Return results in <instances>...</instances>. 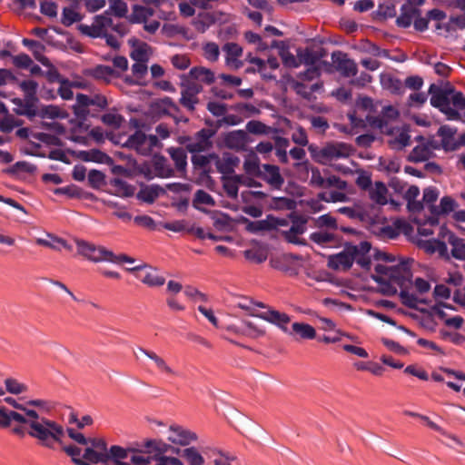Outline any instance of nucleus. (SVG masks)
Here are the masks:
<instances>
[{
	"instance_id": "72a5a7b5",
	"label": "nucleus",
	"mask_w": 465,
	"mask_h": 465,
	"mask_svg": "<svg viewBox=\"0 0 465 465\" xmlns=\"http://www.w3.org/2000/svg\"><path fill=\"white\" fill-rule=\"evenodd\" d=\"M154 11L150 7H145L139 5L133 6V12L129 16L131 23H143L145 22L149 17L153 16Z\"/></svg>"
},
{
	"instance_id": "7c9ffc66",
	"label": "nucleus",
	"mask_w": 465,
	"mask_h": 465,
	"mask_svg": "<svg viewBox=\"0 0 465 465\" xmlns=\"http://www.w3.org/2000/svg\"><path fill=\"white\" fill-rule=\"evenodd\" d=\"M0 415L2 417L1 426L8 427L11 424V421H16L18 423H23L28 425V420L25 417V414L23 415L14 411H9L5 407L0 408Z\"/></svg>"
},
{
	"instance_id": "c9c22d12",
	"label": "nucleus",
	"mask_w": 465,
	"mask_h": 465,
	"mask_svg": "<svg viewBox=\"0 0 465 465\" xmlns=\"http://www.w3.org/2000/svg\"><path fill=\"white\" fill-rule=\"evenodd\" d=\"M90 74L94 76L95 79L103 80L105 82H109L112 78L118 76L115 71L108 65H96L95 67L90 69Z\"/></svg>"
},
{
	"instance_id": "37998d69",
	"label": "nucleus",
	"mask_w": 465,
	"mask_h": 465,
	"mask_svg": "<svg viewBox=\"0 0 465 465\" xmlns=\"http://www.w3.org/2000/svg\"><path fill=\"white\" fill-rule=\"evenodd\" d=\"M377 275H371V279L379 284H386L387 279L391 281V266L377 264L375 266Z\"/></svg>"
},
{
	"instance_id": "5701e85b",
	"label": "nucleus",
	"mask_w": 465,
	"mask_h": 465,
	"mask_svg": "<svg viewBox=\"0 0 465 465\" xmlns=\"http://www.w3.org/2000/svg\"><path fill=\"white\" fill-rule=\"evenodd\" d=\"M223 187L226 192L227 195L232 199H237L238 197V185L243 182V176L239 174H233L232 176H222Z\"/></svg>"
},
{
	"instance_id": "393cba45",
	"label": "nucleus",
	"mask_w": 465,
	"mask_h": 465,
	"mask_svg": "<svg viewBox=\"0 0 465 465\" xmlns=\"http://www.w3.org/2000/svg\"><path fill=\"white\" fill-rule=\"evenodd\" d=\"M76 102L83 105H86L87 107L96 106L100 109H104L108 105V102H107V99L105 98V96H104L100 94H94L92 95L77 94H76Z\"/></svg>"
},
{
	"instance_id": "338daca9",
	"label": "nucleus",
	"mask_w": 465,
	"mask_h": 465,
	"mask_svg": "<svg viewBox=\"0 0 465 465\" xmlns=\"http://www.w3.org/2000/svg\"><path fill=\"white\" fill-rule=\"evenodd\" d=\"M105 175L98 170H91L88 173V182L93 188H100L104 183Z\"/></svg>"
},
{
	"instance_id": "4be33fe9",
	"label": "nucleus",
	"mask_w": 465,
	"mask_h": 465,
	"mask_svg": "<svg viewBox=\"0 0 465 465\" xmlns=\"http://www.w3.org/2000/svg\"><path fill=\"white\" fill-rule=\"evenodd\" d=\"M419 246L428 253L438 252L440 256L449 258L448 248L443 241L438 239L421 241Z\"/></svg>"
},
{
	"instance_id": "8fccbe9b",
	"label": "nucleus",
	"mask_w": 465,
	"mask_h": 465,
	"mask_svg": "<svg viewBox=\"0 0 465 465\" xmlns=\"http://www.w3.org/2000/svg\"><path fill=\"white\" fill-rule=\"evenodd\" d=\"M82 20V15L72 7L63 9L62 23L65 26H70L75 22Z\"/></svg>"
},
{
	"instance_id": "f257e3e1",
	"label": "nucleus",
	"mask_w": 465,
	"mask_h": 465,
	"mask_svg": "<svg viewBox=\"0 0 465 465\" xmlns=\"http://www.w3.org/2000/svg\"><path fill=\"white\" fill-rule=\"evenodd\" d=\"M429 94L431 95L430 104L443 113L448 120L461 119L458 111L465 109V96L461 92L456 91L449 84L445 87L431 84Z\"/></svg>"
},
{
	"instance_id": "9b49d317",
	"label": "nucleus",
	"mask_w": 465,
	"mask_h": 465,
	"mask_svg": "<svg viewBox=\"0 0 465 465\" xmlns=\"http://www.w3.org/2000/svg\"><path fill=\"white\" fill-rule=\"evenodd\" d=\"M134 448L124 449L118 445H114L107 453V462L105 465H132L131 457Z\"/></svg>"
},
{
	"instance_id": "a19ab883",
	"label": "nucleus",
	"mask_w": 465,
	"mask_h": 465,
	"mask_svg": "<svg viewBox=\"0 0 465 465\" xmlns=\"http://www.w3.org/2000/svg\"><path fill=\"white\" fill-rule=\"evenodd\" d=\"M107 14L108 12H105L104 15L94 17V23L97 31L94 35H99V37L105 35L107 28L113 26V20Z\"/></svg>"
},
{
	"instance_id": "f3484780",
	"label": "nucleus",
	"mask_w": 465,
	"mask_h": 465,
	"mask_svg": "<svg viewBox=\"0 0 465 465\" xmlns=\"http://www.w3.org/2000/svg\"><path fill=\"white\" fill-rule=\"evenodd\" d=\"M144 447L147 449L148 453H153V457L164 456L163 454L168 451L175 454L181 453L179 448L167 444L162 440H147L144 442Z\"/></svg>"
},
{
	"instance_id": "7ed1b4c3",
	"label": "nucleus",
	"mask_w": 465,
	"mask_h": 465,
	"mask_svg": "<svg viewBox=\"0 0 465 465\" xmlns=\"http://www.w3.org/2000/svg\"><path fill=\"white\" fill-rule=\"evenodd\" d=\"M410 262L412 260H401L397 264L391 265V282L401 287L400 297L404 305L416 309L418 303L424 302V300L419 299L414 293L410 292L405 285L411 281V272Z\"/></svg>"
},
{
	"instance_id": "603ef678",
	"label": "nucleus",
	"mask_w": 465,
	"mask_h": 465,
	"mask_svg": "<svg viewBox=\"0 0 465 465\" xmlns=\"http://www.w3.org/2000/svg\"><path fill=\"white\" fill-rule=\"evenodd\" d=\"M143 453H148L147 450H142L138 449H134L132 457H131V464L132 465H148L151 463L152 460H153V456H144Z\"/></svg>"
},
{
	"instance_id": "0eeeda50",
	"label": "nucleus",
	"mask_w": 465,
	"mask_h": 465,
	"mask_svg": "<svg viewBox=\"0 0 465 465\" xmlns=\"http://www.w3.org/2000/svg\"><path fill=\"white\" fill-rule=\"evenodd\" d=\"M352 153L351 147L344 143H330L319 152L321 162L338 160L349 157Z\"/></svg>"
},
{
	"instance_id": "473e14b6",
	"label": "nucleus",
	"mask_w": 465,
	"mask_h": 465,
	"mask_svg": "<svg viewBox=\"0 0 465 465\" xmlns=\"http://www.w3.org/2000/svg\"><path fill=\"white\" fill-rule=\"evenodd\" d=\"M2 110L5 115L0 118V130L4 133H10L15 127L23 124V122L15 118L13 114H8L6 107L2 104Z\"/></svg>"
},
{
	"instance_id": "69168bd1",
	"label": "nucleus",
	"mask_w": 465,
	"mask_h": 465,
	"mask_svg": "<svg viewBox=\"0 0 465 465\" xmlns=\"http://www.w3.org/2000/svg\"><path fill=\"white\" fill-rule=\"evenodd\" d=\"M215 158H217L216 153H210L208 155L195 154L192 157V163L195 167L206 168L211 161H215Z\"/></svg>"
},
{
	"instance_id": "a18cd8bd",
	"label": "nucleus",
	"mask_w": 465,
	"mask_h": 465,
	"mask_svg": "<svg viewBox=\"0 0 465 465\" xmlns=\"http://www.w3.org/2000/svg\"><path fill=\"white\" fill-rule=\"evenodd\" d=\"M83 458L92 463H104L105 465L107 462V456L90 446L85 448Z\"/></svg>"
},
{
	"instance_id": "052dcab7",
	"label": "nucleus",
	"mask_w": 465,
	"mask_h": 465,
	"mask_svg": "<svg viewBox=\"0 0 465 465\" xmlns=\"http://www.w3.org/2000/svg\"><path fill=\"white\" fill-rule=\"evenodd\" d=\"M452 246L451 254L454 258L461 261H465V240L456 238Z\"/></svg>"
},
{
	"instance_id": "e2e57ef3",
	"label": "nucleus",
	"mask_w": 465,
	"mask_h": 465,
	"mask_svg": "<svg viewBox=\"0 0 465 465\" xmlns=\"http://www.w3.org/2000/svg\"><path fill=\"white\" fill-rule=\"evenodd\" d=\"M280 55L284 65L288 67L297 68L301 65V59L283 48L280 51Z\"/></svg>"
},
{
	"instance_id": "09e8293b",
	"label": "nucleus",
	"mask_w": 465,
	"mask_h": 465,
	"mask_svg": "<svg viewBox=\"0 0 465 465\" xmlns=\"http://www.w3.org/2000/svg\"><path fill=\"white\" fill-rule=\"evenodd\" d=\"M288 139L281 136L275 137L276 155L279 157L280 161L284 163L288 162V156L286 152V148L288 147Z\"/></svg>"
},
{
	"instance_id": "c756f323",
	"label": "nucleus",
	"mask_w": 465,
	"mask_h": 465,
	"mask_svg": "<svg viewBox=\"0 0 465 465\" xmlns=\"http://www.w3.org/2000/svg\"><path fill=\"white\" fill-rule=\"evenodd\" d=\"M388 189L381 182H376L373 186L369 189V196L375 203L384 205L387 200Z\"/></svg>"
},
{
	"instance_id": "4c0bfd02",
	"label": "nucleus",
	"mask_w": 465,
	"mask_h": 465,
	"mask_svg": "<svg viewBox=\"0 0 465 465\" xmlns=\"http://www.w3.org/2000/svg\"><path fill=\"white\" fill-rule=\"evenodd\" d=\"M381 82L383 88L393 94H400L403 91V84L401 81L391 74L381 75Z\"/></svg>"
},
{
	"instance_id": "864d4df0",
	"label": "nucleus",
	"mask_w": 465,
	"mask_h": 465,
	"mask_svg": "<svg viewBox=\"0 0 465 465\" xmlns=\"http://www.w3.org/2000/svg\"><path fill=\"white\" fill-rule=\"evenodd\" d=\"M366 121L370 124V126L380 129L382 133L388 134H391V129L388 127L387 120L377 116L368 115L366 117Z\"/></svg>"
},
{
	"instance_id": "2f4dec72",
	"label": "nucleus",
	"mask_w": 465,
	"mask_h": 465,
	"mask_svg": "<svg viewBox=\"0 0 465 465\" xmlns=\"http://www.w3.org/2000/svg\"><path fill=\"white\" fill-rule=\"evenodd\" d=\"M296 53L298 58L301 59V64H305L307 66H321L322 64L323 65H328L327 62H322L319 64L315 57L314 48L312 47L298 48Z\"/></svg>"
},
{
	"instance_id": "de8ad7c7",
	"label": "nucleus",
	"mask_w": 465,
	"mask_h": 465,
	"mask_svg": "<svg viewBox=\"0 0 465 465\" xmlns=\"http://www.w3.org/2000/svg\"><path fill=\"white\" fill-rule=\"evenodd\" d=\"M314 225L320 230L323 228L336 230L338 228L336 219L330 214H323L314 219Z\"/></svg>"
},
{
	"instance_id": "cd10ccee",
	"label": "nucleus",
	"mask_w": 465,
	"mask_h": 465,
	"mask_svg": "<svg viewBox=\"0 0 465 465\" xmlns=\"http://www.w3.org/2000/svg\"><path fill=\"white\" fill-rule=\"evenodd\" d=\"M433 155V148L429 143H421L413 148L409 160L413 163L425 162Z\"/></svg>"
},
{
	"instance_id": "bb28decb",
	"label": "nucleus",
	"mask_w": 465,
	"mask_h": 465,
	"mask_svg": "<svg viewBox=\"0 0 465 465\" xmlns=\"http://www.w3.org/2000/svg\"><path fill=\"white\" fill-rule=\"evenodd\" d=\"M172 160L175 163L176 170L183 176L187 166V155L185 151L181 147H170L167 149Z\"/></svg>"
},
{
	"instance_id": "b1692460",
	"label": "nucleus",
	"mask_w": 465,
	"mask_h": 465,
	"mask_svg": "<svg viewBox=\"0 0 465 465\" xmlns=\"http://www.w3.org/2000/svg\"><path fill=\"white\" fill-rule=\"evenodd\" d=\"M23 45L33 52L35 58L44 66L52 67L49 59L43 54V52L45 49L43 44L35 40L25 38L23 39Z\"/></svg>"
},
{
	"instance_id": "79ce46f5",
	"label": "nucleus",
	"mask_w": 465,
	"mask_h": 465,
	"mask_svg": "<svg viewBox=\"0 0 465 465\" xmlns=\"http://www.w3.org/2000/svg\"><path fill=\"white\" fill-rule=\"evenodd\" d=\"M457 203L450 196L441 198L440 206H431V213L435 214L449 213L455 210Z\"/></svg>"
},
{
	"instance_id": "2eb2a0df",
	"label": "nucleus",
	"mask_w": 465,
	"mask_h": 465,
	"mask_svg": "<svg viewBox=\"0 0 465 465\" xmlns=\"http://www.w3.org/2000/svg\"><path fill=\"white\" fill-rule=\"evenodd\" d=\"M222 50L225 53L226 64L232 69H239L242 66V62L239 57L242 54V48L236 43H226Z\"/></svg>"
},
{
	"instance_id": "f704fd0d",
	"label": "nucleus",
	"mask_w": 465,
	"mask_h": 465,
	"mask_svg": "<svg viewBox=\"0 0 465 465\" xmlns=\"http://www.w3.org/2000/svg\"><path fill=\"white\" fill-rule=\"evenodd\" d=\"M38 101L39 99L37 96L25 95L23 100L24 111L18 112V115H25L29 119H33L35 116H37L39 108L36 107V104Z\"/></svg>"
},
{
	"instance_id": "4d7b16f0",
	"label": "nucleus",
	"mask_w": 465,
	"mask_h": 465,
	"mask_svg": "<svg viewBox=\"0 0 465 465\" xmlns=\"http://www.w3.org/2000/svg\"><path fill=\"white\" fill-rule=\"evenodd\" d=\"M32 136L35 139H36L42 143H45L48 145H55V146L62 145V141L60 140V138H58L57 136L53 135V134H45V133H34V134H32Z\"/></svg>"
},
{
	"instance_id": "f03ea898",
	"label": "nucleus",
	"mask_w": 465,
	"mask_h": 465,
	"mask_svg": "<svg viewBox=\"0 0 465 465\" xmlns=\"http://www.w3.org/2000/svg\"><path fill=\"white\" fill-rule=\"evenodd\" d=\"M28 434L48 449L54 448V442L62 443L64 434V428L54 420L43 418L41 422H31Z\"/></svg>"
},
{
	"instance_id": "6e6d98bb",
	"label": "nucleus",
	"mask_w": 465,
	"mask_h": 465,
	"mask_svg": "<svg viewBox=\"0 0 465 465\" xmlns=\"http://www.w3.org/2000/svg\"><path fill=\"white\" fill-rule=\"evenodd\" d=\"M36 170V167L29 163L27 162H17L13 166L8 168L6 172L11 174H16L18 173L24 172V173H34Z\"/></svg>"
},
{
	"instance_id": "49530a36",
	"label": "nucleus",
	"mask_w": 465,
	"mask_h": 465,
	"mask_svg": "<svg viewBox=\"0 0 465 465\" xmlns=\"http://www.w3.org/2000/svg\"><path fill=\"white\" fill-rule=\"evenodd\" d=\"M182 456L184 457L190 465H203L204 459L193 447L181 450Z\"/></svg>"
},
{
	"instance_id": "6ab92c4d",
	"label": "nucleus",
	"mask_w": 465,
	"mask_h": 465,
	"mask_svg": "<svg viewBox=\"0 0 465 465\" xmlns=\"http://www.w3.org/2000/svg\"><path fill=\"white\" fill-rule=\"evenodd\" d=\"M242 323L245 327V329L242 328V327L230 326L229 330H231L236 333L246 335V336L253 338V339L262 337V336L265 335V333H266L265 328L262 325L255 323V322L244 320L242 322Z\"/></svg>"
},
{
	"instance_id": "3c124183",
	"label": "nucleus",
	"mask_w": 465,
	"mask_h": 465,
	"mask_svg": "<svg viewBox=\"0 0 465 465\" xmlns=\"http://www.w3.org/2000/svg\"><path fill=\"white\" fill-rule=\"evenodd\" d=\"M269 131L270 127L257 120H252L246 124L245 132H247V134L250 133L252 134H267Z\"/></svg>"
},
{
	"instance_id": "e433bc0d",
	"label": "nucleus",
	"mask_w": 465,
	"mask_h": 465,
	"mask_svg": "<svg viewBox=\"0 0 465 465\" xmlns=\"http://www.w3.org/2000/svg\"><path fill=\"white\" fill-rule=\"evenodd\" d=\"M37 116L41 118H49V119H64L67 117V114L62 111L58 106L49 104L43 105L39 108V112Z\"/></svg>"
},
{
	"instance_id": "412c9836",
	"label": "nucleus",
	"mask_w": 465,
	"mask_h": 465,
	"mask_svg": "<svg viewBox=\"0 0 465 465\" xmlns=\"http://www.w3.org/2000/svg\"><path fill=\"white\" fill-rule=\"evenodd\" d=\"M122 146L135 150L139 154L147 155L145 134L142 131H136L134 134L130 135Z\"/></svg>"
},
{
	"instance_id": "13d9d810",
	"label": "nucleus",
	"mask_w": 465,
	"mask_h": 465,
	"mask_svg": "<svg viewBox=\"0 0 465 465\" xmlns=\"http://www.w3.org/2000/svg\"><path fill=\"white\" fill-rule=\"evenodd\" d=\"M5 384L6 387V391L12 394L17 395L27 391V387L25 384L20 383L16 380L12 378L6 379L5 381Z\"/></svg>"
},
{
	"instance_id": "4468645a",
	"label": "nucleus",
	"mask_w": 465,
	"mask_h": 465,
	"mask_svg": "<svg viewBox=\"0 0 465 465\" xmlns=\"http://www.w3.org/2000/svg\"><path fill=\"white\" fill-rule=\"evenodd\" d=\"M174 435L169 436L168 440L181 446H187L191 442L197 440V435L181 426L172 425L169 428Z\"/></svg>"
},
{
	"instance_id": "c03bdc74",
	"label": "nucleus",
	"mask_w": 465,
	"mask_h": 465,
	"mask_svg": "<svg viewBox=\"0 0 465 465\" xmlns=\"http://www.w3.org/2000/svg\"><path fill=\"white\" fill-rule=\"evenodd\" d=\"M150 46L147 44H139L134 48L130 56L135 62L147 63L149 60Z\"/></svg>"
},
{
	"instance_id": "58836bf2",
	"label": "nucleus",
	"mask_w": 465,
	"mask_h": 465,
	"mask_svg": "<svg viewBox=\"0 0 465 465\" xmlns=\"http://www.w3.org/2000/svg\"><path fill=\"white\" fill-rule=\"evenodd\" d=\"M189 74L193 79L206 83L208 84L214 82L213 72L205 67H202V66L193 67L190 70Z\"/></svg>"
},
{
	"instance_id": "a878e982",
	"label": "nucleus",
	"mask_w": 465,
	"mask_h": 465,
	"mask_svg": "<svg viewBox=\"0 0 465 465\" xmlns=\"http://www.w3.org/2000/svg\"><path fill=\"white\" fill-rule=\"evenodd\" d=\"M164 193L165 190L163 187L158 184H151L142 188L137 193V198L144 203H153L157 197Z\"/></svg>"
},
{
	"instance_id": "20e7f679",
	"label": "nucleus",
	"mask_w": 465,
	"mask_h": 465,
	"mask_svg": "<svg viewBox=\"0 0 465 465\" xmlns=\"http://www.w3.org/2000/svg\"><path fill=\"white\" fill-rule=\"evenodd\" d=\"M411 24L417 31L423 32L428 29V19L421 16L419 7L414 6L413 3H405L401 7L396 25L399 27L408 28Z\"/></svg>"
},
{
	"instance_id": "39448f33",
	"label": "nucleus",
	"mask_w": 465,
	"mask_h": 465,
	"mask_svg": "<svg viewBox=\"0 0 465 465\" xmlns=\"http://www.w3.org/2000/svg\"><path fill=\"white\" fill-rule=\"evenodd\" d=\"M75 242L78 253L94 262H107V257H113L112 251L102 245H95L84 240H76Z\"/></svg>"
},
{
	"instance_id": "774afa93",
	"label": "nucleus",
	"mask_w": 465,
	"mask_h": 465,
	"mask_svg": "<svg viewBox=\"0 0 465 465\" xmlns=\"http://www.w3.org/2000/svg\"><path fill=\"white\" fill-rule=\"evenodd\" d=\"M102 121L108 126L118 128L121 126L124 118L120 114L108 113L102 116Z\"/></svg>"
},
{
	"instance_id": "ddd939ff",
	"label": "nucleus",
	"mask_w": 465,
	"mask_h": 465,
	"mask_svg": "<svg viewBox=\"0 0 465 465\" xmlns=\"http://www.w3.org/2000/svg\"><path fill=\"white\" fill-rule=\"evenodd\" d=\"M202 86L195 83H189L184 85L181 92L180 103L189 111H194V105L198 103L197 94L201 93Z\"/></svg>"
},
{
	"instance_id": "c85d7f7f",
	"label": "nucleus",
	"mask_w": 465,
	"mask_h": 465,
	"mask_svg": "<svg viewBox=\"0 0 465 465\" xmlns=\"http://www.w3.org/2000/svg\"><path fill=\"white\" fill-rule=\"evenodd\" d=\"M356 249L357 252L355 253L354 262H356L361 268L369 269L371 266V259L368 256V253L371 251V243L366 241L361 242L356 245Z\"/></svg>"
},
{
	"instance_id": "1a4fd4ad",
	"label": "nucleus",
	"mask_w": 465,
	"mask_h": 465,
	"mask_svg": "<svg viewBox=\"0 0 465 465\" xmlns=\"http://www.w3.org/2000/svg\"><path fill=\"white\" fill-rule=\"evenodd\" d=\"M251 316L260 318L272 324H274L285 333L289 332V328L287 327V324L290 322L291 319L286 313L281 312L273 309H270L267 312L260 313L251 312Z\"/></svg>"
},
{
	"instance_id": "423d86ee",
	"label": "nucleus",
	"mask_w": 465,
	"mask_h": 465,
	"mask_svg": "<svg viewBox=\"0 0 465 465\" xmlns=\"http://www.w3.org/2000/svg\"><path fill=\"white\" fill-rule=\"evenodd\" d=\"M356 252V245L345 244L341 252L328 256V267L332 270H349L354 262Z\"/></svg>"
},
{
	"instance_id": "5fc2aeb1",
	"label": "nucleus",
	"mask_w": 465,
	"mask_h": 465,
	"mask_svg": "<svg viewBox=\"0 0 465 465\" xmlns=\"http://www.w3.org/2000/svg\"><path fill=\"white\" fill-rule=\"evenodd\" d=\"M110 10L115 16L125 17L128 12L127 4L123 0H109Z\"/></svg>"
},
{
	"instance_id": "aec40b11",
	"label": "nucleus",
	"mask_w": 465,
	"mask_h": 465,
	"mask_svg": "<svg viewBox=\"0 0 465 465\" xmlns=\"http://www.w3.org/2000/svg\"><path fill=\"white\" fill-rule=\"evenodd\" d=\"M286 333L295 340H312L316 337L315 329L312 325L304 322H293L292 328L289 329V332Z\"/></svg>"
},
{
	"instance_id": "a211bd4d",
	"label": "nucleus",
	"mask_w": 465,
	"mask_h": 465,
	"mask_svg": "<svg viewBox=\"0 0 465 465\" xmlns=\"http://www.w3.org/2000/svg\"><path fill=\"white\" fill-rule=\"evenodd\" d=\"M155 176L159 178H170L174 176V169L170 165L167 158L161 154H155L152 161Z\"/></svg>"
},
{
	"instance_id": "f8f14e48",
	"label": "nucleus",
	"mask_w": 465,
	"mask_h": 465,
	"mask_svg": "<svg viewBox=\"0 0 465 465\" xmlns=\"http://www.w3.org/2000/svg\"><path fill=\"white\" fill-rule=\"evenodd\" d=\"M259 176L274 189H280L284 183L280 168L273 164H262L259 169Z\"/></svg>"
},
{
	"instance_id": "680f3d73",
	"label": "nucleus",
	"mask_w": 465,
	"mask_h": 465,
	"mask_svg": "<svg viewBox=\"0 0 465 465\" xmlns=\"http://www.w3.org/2000/svg\"><path fill=\"white\" fill-rule=\"evenodd\" d=\"M347 186V182L341 180L336 175H329L325 178L324 189L334 187L340 191H345Z\"/></svg>"
},
{
	"instance_id": "9d476101",
	"label": "nucleus",
	"mask_w": 465,
	"mask_h": 465,
	"mask_svg": "<svg viewBox=\"0 0 465 465\" xmlns=\"http://www.w3.org/2000/svg\"><path fill=\"white\" fill-rule=\"evenodd\" d=\"M223 142L227 148L240 152L246 150V146L251 142V139L247 132L234 130L225 134Z\"/></svg>"
},
{
	"instance_id": "bf43d9fd",
	"label": "nucleus",
	"mask_w": 465,
	"mask_h": 465,
	"mask_svg": "<svg viewBox=\"0 0 465 465\" xmlns=\"http://www.w3.org/2000/svg\"><path fill=\"white\" fill-rule=\"evenodd\" d=\"M198 203H202V204H206V205H209V206H213L215 204V201L213 200V198L209 194L207 193L205 191L203 190H198L195 194H194V199H193V206L197 209H199L197 207V204Z\"/></svg>"
},
{
	"instance_id": "dca6fc26",
	"label": "nucleus",
	"mask_w": 465,
	"mask_h": 465,
	"mask_svg": "<svg viewBox=\"0 0 465 465\" xmlns=\"http://www.w3.org/2000/svg\"><path fill=\"white\" fill-rule=\"evenodd\" d=\"M239 163L240 159L230 153H224L222 158L217 155V158H215L216 169L223 174V176H232L234 173V168L239 164Z\"/></svg>"
},
{
	"instance_id": "0e129e2a",
	"label": "nucleus",
	"mask_w": 465,
	"mask_h": 465,
	"mask_svg": "<svg viewBox=\"0 0 465 465\" xmlns=\"http://www.w3.org/2000/svg\"><path fill=\"white\" fill-rule=\"evenodd\" d=\"M204 56L211 62H215L219 58L220 49L217 44L210 42L203 46Z\"/></svg>"
},
{
	"instance_id": "ea45409f",
	"label": "nucleus",
	"mask_w": 465,
	"mask_h": 465,
	"mask_svg": "<svg viewBox=\"0 0 465 465\" xmlns=\"http://www.w3.org/2000/svg\"><path fill=\"white\" fill-rule=\"evenodd\" d=\"M310 240L319 245H326L336 242V235L326 230H319L310 234Z\"/></svg>"
},
{
	"instance_id": "6e6552de",
	"label": "nucleus",
	"mask_w": 465,
	"mask_h": 465,
	"mask_svg": "<svg viewBox=\"0 0 465 465\" xmlns=\"http://www.w3.org/2000/svg\"><path fill=\"white\" fill-rule=\"evenodd\" d=\"M331 60L335 69L344 77L354 76L358 73V66L354 60L348 57V54L341 51H335L331 54Z\"/></svg>"
}]
</instances>
